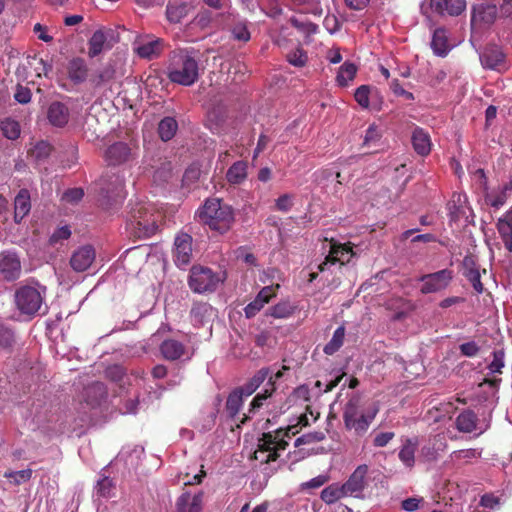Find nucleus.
<instances>
[{
	"label": "nucleus",
	"instance_id": "72a5a7b5",
	"mask_svg": "<svg viewBox=\"0 0 512 512\" xmlns=\"http://www.w3.org/2000/svg\"><path fill=\"white\" fill-rule=\"evenodd\" d=\"M431 48L438 56H445L449 50L447 31L444 28H437L432 37Z\"/></svg>",
	"mask_w": 512,
	"mask_h": 512
},
{
	"label": "nucleus",
	"instance_id": "4468645a",
	"mask_svg": "<svg viewBox=\"0 0 512 512\" xmlns=\"http://www.w3.org/2000/svg\"><path fill=\"white\" fill-rule=\"evenodd\" d=\"M105 161L109 165H120L133 158L132 149L124 142H116L110 145L104 154Z\"/></svg>",
	"mask_w": 512,
	"mask_h": 512
},
{
	"label": "nucleus",
	"instance_id": "e433bc0d",
	"mask_svg": "<svg viewBox=\"0 0 512 512\" xmlns=\"http://www.w3.org/2000/svg\"><path fill=\"white\" fill-rule=\"evenodd\" d=\"M247 177V164L244 161L235 162L227 171L226 178L231 184H240Z\"/></svg>",
	"mask_w": 512,
	"mask_h": 512
},
{
	"label": "nucleus",
	"instance_id": "bb28decb",
	"mask_svg": "<svg viewBox=\"0 0 512 512\" xmlns=\"http://www.w3.org/2000/svg\"><path fill=\"white\" fill-rule=\"evenodd\" d=\"M267 387L265 390L261 393H258L253 400L250 403L248 414H244L243 418L241 419V424H244L250 419V414H254L256 411H258L263 405L264 402L272 396V394L275 391L274 382L272 381V378H269L267 382Z\"/></svg>",
	"mask_w": 512,
	"mask_h": 512
},
{
	"label": "nucleus",
	"instance_id": "a19ab883",
	"mask_svg": "<svg viewBox=\"0 0 512 512\" xmlns=\"http://www.w3.org/2000/svg\"><path fill=\"white\" fill-rule=\"evenodd\" d=\"M244 395L241 394L237 389L233 390L226 401V410L230 417L234 418L237 416L242 408L244 402Z\"/></svg>",
	"mask_w": 512,
	"mask_h": 512
},
{
	"label": "nucleus",
	"instance_id": "bf43d9fd",
	"mask_svg": "<svg viewBox=\"0 0 512 512\" xmlns=\"http://www.w3.org/2000/svg\"><path fill=\"white\" fill-rule=\"evenodd\" d=\"M355 100L357 103L363 108H368L369 106V87L366 85H362L357 88L355 92Z\"/></svg>",
	"mask_w": 512,
	"mask_h": 512
},
{
	"label": "nucleus",
	"instance_id": "393cba45",
	"mask_svg": "<svg viewBox=\"0 0 512 512\" xmlns=\"http://www.w3.org/2000/svg\"><path fill=\"white\" fill-rule=\"evenodd\" d=\"M274 296V289L271 286L264 287L256 296V298L249 303L244 311L247 318L254 317L266 303Z\"/></svg>",
	"mask_w": 512,
	"mask_h": 512
},
{
	"label": "nucleus",
	"instance_id": "774afa93",
	"mask_svg": "<svg viewBox=\"0 0 512 512\" xmlns=\"http://www.w3.org/2000/svg\"><path fill=\"white\" fill-rule=\"evenodd\" d=\"M14 342V336L10 329L0 327V348H9Z\"/></svg>",
	"mask_w": 512,
	"mask_h": 512
},
{
	"label": "nucleus",
	"instance_id": "a878e982",
	"mask_svg": "<svg viewBox=\"0 0 512 512\" xmlns=\"http://www.w3.org/2000/svg\"><path fill=\"white\" fill-rule=\"evenodd\" d=\"M67 72L73 83H83L88 77V67L85 60L79 57L73 58L68 63Z\"/></svg>",
	"mask_w": 512,
	"mask_h": 512
},
{
	"label": "nucleus",
	"instance_id": "aec40b11",
	"mask_svg": "<svg viewBox=\"0 0 512 512\" xmlns=\"http://www.w3.org/2000/svg\"><path fill=\"white\" fill-rule=\"evenodd\" d=\"M203 497L204 493L202 491L193 495L189 492L183 493L176 503L178 512H201Z\"/></svg>",
	"mask_w": 512,
	"mask_h": 512
},
{
	"label": "nucleus",
	"instance_id": "37998d69",
	"mask_svg": "<svg viewBox=\"0 0 512 512\" xmlns=\"http://www.w3.org/2000/svg\"><path fill=\"white\" fill-rule=\"evenodd\" d=\"M188 12V7L186 4H172L169 3L167 5L166 14L167 18L172 23H179Z\"/></svg>",
	"mask_w": 512,
	"mask_h": 512
},
{
	"label": "nucleus",
	"instance_id": "de8ad7c7",
	"mask_svg": "<svg viewBox=\"0 0 512 512\" xmlns=\"http://www.w3.org/2000/svg\"><path fill=\"white\" fill-rule=\"evenodd\" d=\"M32 470L25 469L20 471H6L4 473V477L7 479H12V482L15 485H20L21 483L28 482L32 477Z\"/></svg>",
	"mask_w": 512,
	"mask_h": 512
},
{
	"label": "nucleus",
	"instance_id": "c9c22d12",
	"mask_svg": "<svg viewBox=\"0 0 512 512\" xmlns=\"http://www.w3.org/2000/svg\"><path fill=\"white\" fill-rule=\"evenodd\" d=\"M348 494L343 486L338 483H333L327 487H325L321 491V499L326 504H333L341 498L347 497Z\"/></svg>",
	"mask_w": 512,
	"mask_h": 512
},
{
	"label": "nucleus",
	"instance_id": "8fccbe9b",
	"mask_svg": "<svg viewBox=\"0 0 512 512\" xmlns=\"http://www.w3.org/2000/svg\"><path fill=\"white\" fill-rule=\"evenodd\" d=\"M294 311V307L289 302H281L270 308V315L274 318H287Z\"/></svg>",
	"mask_w": 512,
	"mask_h": 512
},
{
	"label": "nucleus",
	"instance_id": "e2e57ef3",
	"mask_svg": "<svg viewBox=\"0 0 512 512\" xmlns=\"http://www.w3.org/2000/svg\"><path fill=\"white\" fill-rule=\"evenodd\" d=\"M459 350L463 356L474 357L480 351V347L475 341H470L461 344Z\"/></svg>",
	"mask_w": 512,
	"mask_h": 512
},
{
	"label": "nucleus",
	"instance_id": "2eb2a0df",
	"mask_svg": "<svg viewBox=\"0 0 512 512\" xmlns=\"http://www.w3.org/2000/svg\"><path fill=\"white\" fill-rule=\"evenodd\" d=\"M46 116L50 125L63 128L69 122L70 110L66 104L54 101L48 106Z\"/></svg>",
	"mask_w": 512,
	"mask_h": 512
},
{
	"label": "nucleus",
	"instance_id": "a211bd4d",
	"mask_svg": "<svg viewBox=\"0 0 512 512\" xmlns=\"http://www.w3.org/2000/svg\"><path fill=\"white\" fill-rule=\"evenodd\" d=\"M462 274L472 284L477 293L483 292L484 287L480 280L481 274L479 266L473 256L464 257L462 262Z\"/></svg>",
	"mask_w": 512,
	"mask_h": 512
},
{
	"label": "nucleus",
	"instance_id": "423d86ee",
	"mask_svg": "<svg viewBox=\"0 0 512 512\" xmlns=\"http://www.w3.org/2000/svg\"><path fill=\"white\" fill-rule=\"evenodd\" d=\"M220 282L219 276L210 268L193 266L189 275V287L196 293L212 292Z\"/></svg>",
	"mask_w": 512,
	"mask_h": 512
},
{
	"label": "nucleus",
	"instance_id": "09e8293b",
	"mask_svg": "<svg viewBox=\"0 0 512 512\" xmlns=\"http://www.w3.org/2000/svg\"><path fill=\"white\" fill-rule=\"evenodd\" d=\"M324 439H325L324 432H322V431H314V432H309V433L303 434L302 436L298 437L295 440L294 445L296 447H298V446L305 445V444H312V443L321 442Z\"/></svg>",
	"mask_w": 512,
	"mask_h": 512
},
{
	"label": "nucleus",
	"instance_id": "b1692460",
	"mask_svg": "<svg viewBox=\"0 0 512 512\" xmlns=\"http://www.w3.org/2000/svg\"><path fill=\"white\" fill-rule=\"evenodd\" d=\"M418 445L419 441L417 437L405 438L402 440V446L399 450L398 457L408 468H412L415 464V453Z\"/></svg>",
	"mask_w": 512,
	"mask_h": 512
},
{
	"label": "nucleus",
	"instance_id": "6e6552de",
	"mask_svg": "<svg viewBox=\"0 0 512 512\" xmlns=\"http://www.w3.org/2000/svg\"><path fill=\"white\" fill-rule=\"evenodd\" d=\"M498 9L493 4H477L471 8V29L480 30L494 23Z\"/></svg>",
	"mask_w": 512,
	"mask_h": 512
},
{
	"label": "nucleus",
	"instance_id": "7ed1b4c3",
	"mask_svg": "<svg viewBox=\"0 0 512 512\" xmlns=\"http://www.w3.org/2000/svg\"><path fill=\"white\" fill-rule=\"evenodd\" d=\"M159 219L151 205L139 203L129 212L127 229L137 238H148L156 233Z\"/></svg>",
	"mask_w": 512,
	"mask_h": 512
},
{
	"label": "nucleus",
	"instance_id": "7c9ffc66",
	"mask_svg": "<svg viewBox=\"0 0 512 512\" xmlns=\"http://www.w3.org/2000/svg\"><path fill=\"white\" fill-rule=\"evenodd\" d=\"M160 351L165 359L174 361L184 355L185 346L175 339H166L162 342Z\"/></svg>",
	"mask_w": 512,
	"mask_h": 512
},
{
	"label": "nucleus",
	"instance_id": "2f4dec72",
	"mask_svg": "<svg viewBox=\"0 0 512 512\" xmlns=\"http://www.w3.org/2000/svg\"><path fill=\"white\" fill-rule=\"evenodd\" d=\"M269 374V368H261L248 382H246L243 386L237 388V390L240 391L241 394L244 395L245 397H248L252 395L260 387V385L267 379Z\"/></svg>",
	"mask_w": 512,
	"mask_h": 512
},
{
	"label": "nucleus",
	"instance_id": "680f3d73",
	"mask_svg": "<svg viewBox=\"0 0 512 512\" xmlns=\"http://www.w3.org/2000/svg\"><path fill=\"white\" fill-rule=\"evenodd\" d=\"M390 89L393 91V93L396 95V96H402L404 97L406 100H409V101H412L414 100V95L413 93L405 90L399 83V80L398 79H393L390 83Z\"/></svg>",
	"mask_w": 512,
	"mask_h": 512
},
{
	"label": "nucleus",
	"instance_id": "f8f14e48",
	"mask_svg": "<svg viewBox=\"0 0 512 512\" xmlns=\"http://www.w3.org/2000/svg\"><path fill=\"white\" fill-rule=\"evenodd\" d=\"M22 266L19 255L14 251L0 253V273L6 281H14L21 275Z\"/></svg>",
	"mask_w": 512,
	"mask_h": 512
},
{
	"label": "nucleus",
	"instance_id": "4d7b16f0",
	"mask_svg": "<svg viewBox=\"0 0 512 512\" xmlns=\"http://www.w3.org/2000/svg\"><path fill=\"white\" fill-rule=\"evenodd\" d=\"M504 356L503 350L493 352V361L489 365L491 373H501V369L504 367Z\"/></svg>",
	"mask_w": 512,
	"mask_h": 512
},
{
	"label": "nucleus",
	"instance_id": "20e7f679",
	"mask_svg": "<svg viewBox=\"0 0 512 512\" xmlns=\"http://www.w3.org/2000/svg\"><path fill=\"white\" fill-rule=\"evenodd\" d=\"M377 412V408L364 412L361 397L354 395L348 400L344 407V426L348 431H353L356 436L361 437L368 431Z\"/></svg>",
	"mask_w": 512,
	"mask_h": 512
},
{
	"label": "nucleus",
	"instance_id": "13d9d810",
	"mask_svg": "<svg viewBox=\"0 0 512 512\" xmlns=\"http://www.w3.org/2000/svg\"><path fill=\"white\" fill-rule=\"evenodd\" d=\"M84 196V191L81 188H71L64 192L62 200L67 203H78Z\"/></svg>",
	"mask_w": 512,
	"mask_h": 512
},
{
	"label": "nucleus",
	"instance_id": "c03bdc74",
	"mask_svg": "<svg viewBox=\"0 0 512 512\" xmlns=\"http://www.w3.org/2000/svg\"><path fill=\"white\" fill-rule=\"evenodd\" d=\"M52 152V146L47 141H39L30 150V155L36 161H43L49 157Z\"/></svg>",
	"mask_w": 512,
	"mask_h": 512
},
{
	"label": "nucleus",
	"instance_id": "f3484780",
	"mask_svg": "<svg viewBox=\"0 0 512 512\" xmlns=\"http://www.w3.org/2000/svg\"><path fill=\"white\" fill-rule=\"evenodd\" d=\"M431 9L440 15L458 16L466 9V0H430Z\"/></svg>",
	"mask_w": 512,
	"mask_h": 512
},
{
	"label": "nucleus",
	"instance_id": "a18cd8bd",
	"mask_svg": "<svg viewBox=\"0 0 512 512\" xmlns=\"http://www.w3.org/2000/svg\"><path fill=\"white\" fill-rule=\"evenodd\" d=\"M357 68L353 63L345 62L339 69L337 82L340 86H346L348 81L352 80L356 74Z\"/></svg>",
	"mask_w": 512,
	"mask_h": 512
},
{
	"label": "nucleus",
	"instance_id": "6ab92c4d",
	"mask_svg": "<svg viewBox=\"0 0 512 512\" xmlns=\"http://www.w3.org/2000/svg\"><path fill=\"white\" fill-rule=\"evenodd\" d=\"M505 55L496 45H488L480 54V61L483 67L500 70L504 67Z\"/></svg>",
	"mask_w": 512,
	"mask_h": 512
},
{
	"label": "nucleus",
	"instance_id": "9b49d317",
	"mask_svg": "<svg viewBox=\"0 0 512 512\" xmlns=\"http://www.w3.org/2000/svg\"><path fill=\"white\" fill-rule=\"evenodd\" d=\"M368 471L369 467L366 464L359 465L349 476L347 481L343 483L348 496L363 498L362 493L369 484L367 479Z\"/></svg>",
	"mask_w": 512,
	"mask_h": 512
},
{
	"label": "nucleus",
	"instance_id": "79ce46f5",
	"mask_svg": "<svg viewBox=\"0 0 512 512\" xmlns=\"http://www.w3.org/2000/svg\"><path fill=\"white\" fill-rule=\"evenodd\" d=\"M94 489L98 497L109 498L114 494L115 485L108 476H102L97 481Z\"/></svg>",
	"mask_w": 512,
	"mask_h": 512
},
{
	"label": "nucleus",
	"instance_id": "cd10ccee",
	"mask_svg": "<svg viewBox=\"0 0 512 512\" xmlns=\"http://www.w3.org/2000/svg\"><path fill=\"white\" fill-rule=\"evenodd\" d=\"M191 320L194 325H204L208 323L213 316L215 311L208 303H194L190 311Z\"/></svg>",
	"mask_w": 512,
	"mask_h": 512
},
{
	"label": "nucleus",
	"instance_id": "4be33fe9",
	"mask_svg": "<svg viewBox=\"0 0 512 512\" xmlns=\"http://www.w3.org/2000/svg\"><path fill=\"white\" fill-rule=\"evenodd\" d=\"M415 152L420 156H427L431 152L432 142L430 135L423 128L416 127L411 136Z\"/></svg>",
	"mask_w": 512,
	"mask_h": 512
},
{
	"label": "nucleus",
	"instance_id": "3c124183",
	"mask_svg": "<svg viewBox=\"0 0 512 512\" xmlns=\"http://www.w3.org/2000/svg\"><path fill=\"white\" fill-rule=\"evenodd\" d=\"M172 165L169 161H162L160 166L154 171V180L158 182H166L171 177Z\"/></svg>",
	"mask_w": 512,
	"mask_h": 512
},
{
	"label": "nucleus",
	"instance_id": "412c9836",
	"mask_svg": "<svg viewBox=\"0 0 512 512\" xmlns=\"http://www.w3.org/2000/svg\"><path fill=\"white\" fill-rule=\"evenodd\" d=\"M275 443V435L272 432L264 433L258 441V450L255 452V458L260 459L259 454L267 453L264 458H261L262 462L276 461L279 454L274 450Z\"/></svg>",
	"mask_w": 512,
	"mask_h": 512
},
{
	"label": "nucleus",
	"instance_id": "603ef678",
	"mask_svg": "<svg viewBox=\"0 0 512 512\" xmlns=\"http://www.w3.org/2000/svg\"><path fill=\"white\" fill-rule=\"evenodd\" d=\"M307 60V54L301 48H297L287 54V61L295 67H303Z\"/></svg>",
	"mask_w": 512,
	"mask_h": 512
},
{
	"label": "nucleus",
	"instance_id": "ddd939ff",
	"mask_svg": "<svg viewBox=\"0 0 512 512\" xmlns=\"http://www.w3.org/2000/svg\"><path fill=\"white\" fill-rule=\"evenodd\" d=\"M192 258V237L179 233L174 241V262L178 267L188 265Z\"/></svg>",
	"mask_w": 512,
	"mask_h": 512
},
{
	"label": "nucleus",
	"instance_id": "0eeeda50",
	"mask_svg": "<svg viewBox=\"0 0 512 512\" xmlns=\"http://www.w3.org/2000/svg\"><path fill=\"white\" fill-rule=\"evenodd\" d=\"M102 205L110 208L121 202L124 197V181L119 176H105L101 179Z\"/></svg>",
	"mask_w": 512,
	"mask_h": 512
},
{
	"label": "nucleus",
	"instance_id": "5701e85b",
	"mask_svg": "<svg viewBox=\"0 0 512 512\" xmlns=\"http://www.w3.org/2000/svg\"><path fill=\"white\" fill-rule=\"evenodd\" d=\"M498 233L509 253L512 252V207L497 222Z\"/></svg>",
	"mask_w": 512,
	"mask_h": 512
},
{
	"label": "nucleus",
	"instance_id": "473e14b6",
	"mask_svg": "<svg viewBox=\"0 0 512 512\" xmlns=\"http://www.w3.org/2000/svg\"><path fill=\"white\" fill-rule=\"evenodd\" d=\"M115 67L111 63H107L101 69L93 73L90 77L91 84L98 88L110 83L115 77Z\"/></svg>",
	"mask_w": 512,
	"mask_h": 512
},
{
	"label": "nucleus",
	"instance_id": "9d476101",
	"mask_svg": "<svg viewBox=\"0 0 512 512\" xmlns=\"http://www.w3.org/2000/svg\"><path fill=\"white\" fill-rule=\"evenodd\" d=\"M354 256L355 252L348 244L333 243L331 244L329 255L321 264H319L318 270L320 272H324L337 262L340 263V265H344L349 263Z\"/></svg>",
	"mask_w": 512,
	"mask_h": 512
},
{
	"label": "nucleus",
	"instance_id": "c756f323",
	"mask_svg": "<svg viewBox=\"0 0 512 512\" xmlns=\"http://www.w3.org/2000/svg\"><path fill=\"white\" fill-rule=\"evenodd\" d=\"M134 50L141 58L153 59L161 53L162 43L159 39L139 41Z\"/></svg>",
	"mask_w": 512,
	"mask_h": 512
},
{
	"label": "nucleus",
	"instance_id": "dca6fc26",
	"mask_svg": "<svg viewBox=\"0 0 512 512\" xmlns=\"http://www.w3.org/2000/svg\"><path fill=\"white\" fill-rule=\"evenodd\" d=\"M95 260V250L86 245L77 249L70 258V265L76 272L86 271Z\"/></svg>",
	"mask_w": 512,
	"mask_h": 512
},
{
	"label": "nucleus",
	"instance_id": "58836bf2",
	"mask_svg": "<svg viewBox=\"0 0 512 512\" xmlns=\"http://www.w3.org/2000/svg\"><path fill=\"white\" fill-rule=\"evenodd\" d=\"M178 129L177 121L172 117L163 118L158 125V133L163 141L171 140Z\"/></svg>",
	"mask_w": 512,
	"mask_h": 512
},
{
	"label": "nucleus",
	"instance_id": "f704fd0d",
	"mask_svg": "<svg viewBox=\"0 0 512 512\" xmlns=\"http://www.w3.org/2000/svg\"><path fill=\"white\" fill-rule=\"evenodd\" d=\"M477 416L471 410H465L456 418V428L460 432L471 433L476 429Z\"/></svg>",
	"mask_w": 512,
	"mask_h": 512
},
{
	"label": "nucleus",
	"instance_id": "49530a36",
	"mask_svg": "<svg viewBox=\"0 0 512 512\" xmlns=\"http://www.w3.org/2000/svg\"><path fill=\"white\" fill-rule=\"evenodd\" d=\"M0 128L3 135L11 140L17 139L20 135V126L17 121L12 119H5L0 122Z\"/></svg>",
	"mask_w": 512,
	"mask_h": 512
},
{
	"label": "nucleus",
	"instance_id": "6e6d98bb",
	"mask_svg": "<svg viewBox=\"0 0 512 512\" xmlns=\"http://www.w3.org/2000/svg\"><path fill=\"white\" fill-rule=\"evenodd\" d=\"M480 452L477 451L476 449H463V450H458V451H454L452 454H451V459L453 461H465V462H468L469 460L473 459V458H477V457H480Z\"/></svg>",
	"mask_w": 512,
	"mask_h": 512
},
{
	"label": "nucleus",
	"instance_id": "5fc2aeb1",
	"mask_svg": "<svg viewBox=\"0 0 512 512\" xmlns=\"http://www.w3.org/2000/svg\"><path fill=\"white\" fill-rule=\"evenodd\" d=\"M233 38L238 41L247 42L250 39V32L245 22H237L231 29Z\"/></svg>",
	"mask_w": 512,
	"mask_h": 512
},
{
	"label": "nucleus",
	"instance_id": "ea45409f",
	"mask_svg": "<svg viewBox=\"0 0 512 512\" xmlns=\"http://www.w3.org/2000/svg\"><path fill=\"white\" fill-rule=\"evenodd\" d=\"M345 338V327L339 326L333 333L331 340L324 346V353L327 355H333L343 345Z\"/></svg>",
	"mask_w": 512,
	"mask_h": 512
},
{
	"label": "nucleus",
	"instance_id": "f03ea898",
	"mask_svg": "<svg viewBox=\"0 0 512 512\" xmlns=\"http://www.w3.org/2000/svg\"><path fill=\"white\" fill-rule=\"evenodd\" d=\"M169 79L176 84L191 86L199 78V64L195 55L187 50L175 52L168 68Z\"/></svg>",
	"mask_w": 512,
	"mask_h": 512
},
{
	"label": "nucleus",
	"instance_id": "f257e3e1",
	"mask_svg": "<svg viewBox=\"0 0 512 512\" xmlns=\"http://www.w3.org/2000/svg\"><path fill=\"white\" fill-rule=\"evenodd\" d=\"M199 218L220 234L228 232L235 221L233 208L219 198L207 199L199 210Z\"/></svg>",
	"mask_w": 512,
	"mask_h": 512
},
{
	"label": "nucleus",
	"instance_id": "4c0bfd02",
	"mask_svg": "<svg viewBox=\"0 0 512 512\" xmlns=\"http://www.w3.org/2000/svg\"><path fill=\"white\" fill-rule=\"evenodd\" d=\"M106 41L107 38L103 31H95L88 42L89 57L94 58L99 55L103 51Z\"/></svg>",
	"mask_w": 512,
	"mask_h": 512
},
{
	"label": "nucleus",
	"instance_id": "39448f33",
	"mask_svg": "<svg viewBox=\"0 0 512 512\" xmlns=\"http://www.w3.org/2000/svg\"><path fill=\"white\" fill-rule=\"evenodd\" d=\"M45 292V287H35L31 285L20 287L15 293V303L17 308L23 314H36L42 306Z\"/></svg>",
	"mask_w": 512,
	"mask_h": 512
},
{
	"label": "nucleus",
	"instance_id": "052dcab7",
	"mask_svg": "<svg viewBox=\"0 0 512 512\" xmlns=\"http://www.w3.org/2000/svg\"><path fill=\"white\" fill-rule=\"evenodd\" d=\"M31 91L29 88L17 85L16 92L14 94L15 100L20 104H27L31 101Z\"/></svg>",
	"mask_w": 512,
	"mask_h": 512
},
{
	"label": "nucleus",
	"instance_id": "338daca9",
	"mask_svg": "<svg viewBox=\"0 0 512 512\" xmlns=\"http://www.w3.org/2000/svg\"><path fill=\"white\" fill-rule=\"evenodd\" d=\"M71 231L68 226H63L54 231L50 237L51 244H57L62 240H66L70 237Z\"/></svg>",
	"mask_w": 512,
	"mask_h": 512
},
{
	"label": "nucleus",
	"instance_id": "864d4df0",
	"mask_svg": "<svg viewBox=\"0 0 512 512\" xmlns=\"http://www.w3.org/2000/svg\"><path fill=\"white\" fill-rule=\"evenodd\" d=\"M381 133L376 125H370L366 130L363 146L373 147L380 141Z\"/></svg>",
	"mask_w": 512,
	"mask_h": 512
},
{
	"label": "nucleus",
	"instance_id": "c85d7f7f",
	"mask_svg": "<svg viewBox=\"0 0 512 512\" xmlns=\"http://www.w3.org/2000/svg\"><path fill=\"white\" fill-rule=\"evenodd\" d=\"M31 202L28 190L21 189L14 201V220L20 223L21 220L30 212Z\"/></svg>",
	"mask_w": 512,
	"mask_h": 512
},
{
	"label": "nucleus",
	"instance_id": "0e129e2a",
	"mask_svg": "<svg viewBox=\"0 0 512 512\" xmlns=\"http://www.w3.org/2000/svg\"><path fill=\"white\" fill-rule=\"evenodd\" d=\"M276 209L282 212L289 211L293 206V197L290 194H283L276 200Z\"/></svg>",
	"mask_w": 512,
	"mask_h": 512
},
{
	"label": "nucleus",
	"instance_id": "1a4fd4ad",
	"mask_svg": "<svg viewBox=\"0 0 512 512\" xmlns=\"http://www.w3.org/2000/svg\"><path fill=\"white\" fill-rule=\"evenodd\" d=\"M452 277V271L449 269H443L435 273L423 275L420 278V281L423 283L420 291L423 294L439 292L449 285Z\"/></svg>",
	"mask_w": 512,
	"mask_h": 512
},
{
	"label": "nucleus",
	"instance_id": "69168bd1",
	"mask_svg": "<svg viewBox=\"0 0 512 512\" xmlns=\"http://www.w3.org/2000/svg\"><path fill=\"white\" fill-rule=\"evenodd\" d=\"M394 437V432H380L374 436L373 445L375 447H385Z\"/></svg>",
	"mask_w": 512,
	"mask_h": 512
}]
</instances>
